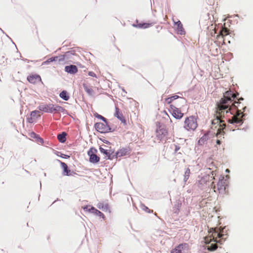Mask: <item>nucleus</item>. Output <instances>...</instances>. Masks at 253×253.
<instances>
[{
    "label": "nucleus",
    "mask_w": 253,
    "mask_h": 253,
    "mask_svg": "<svg viewBox=\"0 0 253 253\" xmlns=\"http://www.w3.org/2000/svg\"><path fill=\"white\" fill-rule=\"evenodd\" d=\"M233 97V95L230 91H226L223 94V97L222 98L218 104L216 113L214 115L215 118L212 121V125H219L220 128L217 130L216 136L218 137L219 135H223L224 132V128L226 126L225 122H228L229 118V110L228 109L229 105L232 102L229 97Z\"/></svg>",
    "instance_id": "f257e3e1"
},
{
    "label": "nucleus",
    "mask_w": 253,
    "mask_h": 253,
    "mask_svg": "<svg viewBox=\"0 0 253 253\" xmlns=\"http://www.w3.org/2000/svg\"><path fill=\"white\" fill-rule=\"evenodd\" d=\"M224 228H211L208 235L205 238V242L207 244V248L210 251H214L217 248V243L221 244L227 238V234L224 233Z\"/></svg>",
    "instance_id": "f03ea898"
},
{
    "label": "nucleus",
    "mask_w": 253,
    "mask_h": 253,
    "mask_svg": "<svg viewBox=\"0 0 253 253\" xmlns=\"http://www.w3.org/2000/svg\"><path fill=\"white\" fill-rule=\"evenodd\" d=\"M231 92V93L233 95V97H229L231 99V101L232 102L229 105L228 109L229 110V115L233 114L232 112H231V110L232 109V107L237 109V113L236 115H234L232 116L231 119H228L227 120L229 123L230 124H239V125H242L243 123V120L242 119L244 115H243V112L245 111V110L246 108V106H244L243 104L242 103L241 101H243L244 99L243 98H240L238 99V101L235 100L236 98V95L235 93H234L231 90H229Z\"/></svg>",
    "instance_id": "7ed1b4c3"
},
{
    "label": "nucleus",
    "mask_w": 253,
    "mask_h": 253,
    "mask_svg": "<svg viewBox=\"0 0 253 253\" xmlns=\"http://www.w3.org/2000/svg\"><path fill=\"white\" fill-rule=\"evenodd\" d=\"M38 108L41 111L49 113H52L54 112H64L65 110L63 107L60 106L50 103L41 104Z\"/></svg>",
    "instance_id": "20e7f679"
},
{
    "label": "nucleus",
    "mask_w": 253,
    "mask_h": 253,
    "mask_svg": "<svg viewBox=\"0 0 253 253\" xmlns=\"http://www.w3.org/2000/svg\"><path fill=\"white\" fill-rule=\"evenodd\" d=\"M227 185V182L223 176L219 178L216 185L214 184L213 182L211 183V188L214 192L219 194H225L226 193V189Z\"/></svg>",
    "instance_id": "39448f33"
},
{
    "label": "nucleus",
    "mask_w": 253,
    "mask_h": 253,
    "mask_svg": "<svg viewBox=\"0 0 253 253\" xmlns=\"http://www.w3.org/2000/svg\"><path fill=\"white\" fill-rule=\"evenodd\" d=\"M198 126L196 119L193 116L187 117L184 122V128L188 131H194Z\"/></svg>",
    "instance_id": "423d86ee"
},
{
    "label": "nucleus",
    "mask_w": 253,
    "mask_h": 253,
    "mask_svg": "<svg viewBox=\"0 0 253 253\" xmlns=\"http://www.w3.org/2000/svg\"><path fill=\"white\" fill-rule=\"evenodd\" d=\"M229 34V30L225 27L222 28L219 33L216 36V39H221V41H215V43L219 47L225 44L224 37Z\"/></svg>",
    "instance_id": "0eeeda50"
},
{
    "label": "nucleus",
    "mask_w": 253,
    "mask_h": 253,
    "mask_svg": "<svg viewBox=\"0 0 253 253\" xmlns=\"http://www.w3.org/2000/svg\"><path fill=\"white\" fill-rule=\"evenodd\" d=\"M169 111L172 116L177 119H180L183 116V113L181 112L180 108L176 107L173 104H170L169 106Z\"/></svg>",
    "instance_id": "6e6552de"
},
{
    "label": "nucleus",
    "mask_w": 253,
    "mask_h": 253,
    "mask_svg": "<svg viewBox=\"0 0 253 253\" xmlns=\"http://www.w3.org/2000/svg\"><path fill=\"white\" fill-rule=\"evenodd\" d=\"M96 149L93 148H91L88 151L87 154L89 156L90 162L97 163L100 161V158L96 154Z\"/></svg>",
    "instance_id": "1a4fd4ad"
},
{
    "label": "nucleus",
    "mask_w": 253,
    "mask_h": 253,
    "mask_svg": "<svg viewBox=\"0 0 253 253\" xmlns=\"http://www.w3.org/2000/svg\"><path fill=\"white\" fill-rule=\"evenodd\" d=\"M95 128L98 132L101 133H106L110 129L109 126L107 125L106 122L105 124L102 123H97L95 124Z\"/></svg>",
    "instance_id": "9d476101"
},
{
    "label": "nucleus",
    "mask_w": 253,
    "mask_h": 253,
    "mask_svg": "<svg viewBox=\"0 0 253 253\" xmlns=\"http://www.w3.org/2000/svg\"><path fill=\"white\" fill-rule=\"evenodd\" d=\"M168 134V131L164 125H159L156 130L157 136L161 140L163 139Z\"/></svg>",
    "instance_id": "9b49d317"
},
{
    "label": "nucleus",
    "mask_w": 253,
    "mask_h": 253,
    "mask_svg": "<svg viewBox=\"0 0 253 253\" xmlns=\"http://www.w3.org/2000/svg\"><path fill=\"white\" fill-rule=\"evenodd\" d=\"M27 80L29 83L36 84L38 82H42V79L40 75L37 74H30L27 77Z\"/></svg>",
    "instance_id": "f8f14e48"
},
{
    "label": "nucleus",
    "mask_w": 253,
    "mask_h": 253,
    "mask_svg": "<svg viewBox=\"0 0 253 253\" xmlns=\"http://www.w3.org/2000/svg\"><path fill=\"white\" fill-rule=\"evenodd\" d=\"M211 174L212 176H210V175H205L203 176L199 181V184L202 185H205L207 184L208 182L214 179V171H212Z\"/></svg>",
    "instance_id": "ddd939ff"
},
{
    "label": "nucleus",
    "mask_w": 253,
    "mask_h": 253,
    "mask_svg": "<svg viewBox=\"0 0 253 253\" xmlns=\"http://www.w3.org/2000/svg\"><path fill=\"white\" fill-rule=\"evenodd\" d=\"M178 98H180V99L181 100V101L182 102H185V100L183 98L180 97L178 95H175L166 98L165 100V105H169V106H170V104H173L172 102L174 100H175L176 99H178Z\"/></svg>",
    "instance_id": "4468645a"
},
{
    "label": "nucleus",
    "mask_w": 253,
    "mask_h": 253,
    "mask_svg": "<svg viewBox=\"0 0 253 253\" xmlns=\"http://www.w3.org/2000/svg\"><path fill=\"white\" fill-rule=\"evenodd\" d=\"M187 247L188 245L186 243L180 244L172 249L170 253H183V250Z\"/></svg>",
    "instance_id": "2eb2a0df"
},
{
    "label": "nucleus",
    "mask_w": 253,
    "mask_h": 253,
    "mask_svg": "<svg viewBox=\"0 0 253 253\" xmlns=\"http://www.w3.org/2000/svg\"><path fill=\"white\" fill-rule=\"evenodd\" d=\"M177 33L180 35H184L185 33L183 25L180 21L175 22Z\"/></svg>",
    "instance_id": "dca6fc26"
},
{
    "label": "nucleus",
    "mask_w": 253,
    "mask_h": 253,
    "mask_svg": "<svg viewBox=\"0 0 253 253\" xmlns=\"http://www.w3.org/2000/svg\"><path fill=\"white\" fill-rule=\"evenodd\" d=\"M65 70L66 72L72 74H74L77 73L78 71L76 66L73 65L66 66L65 68Z\"/></svg>",
    "instance_id": "f3484780"
},
{
    "label": "nucleus",
    "mask_w": 253,
    "mask_h": 253,
    "mask_svg": "<svg viewBox=\"0 0 253 253\" xmlns=\"http://www.w3.org/2000/svg\"><path fill=\"white\" fill-rule=\"evenodd\" d=\"M59 162L60 163L61 166L63 169V174L65 175L69 176L71 175V170L68 169V166L64 162H62L59 160Z\"/></svg>",
    "instance_id": "a211bd4d"
},
{
    "label": "nucleus",
    "mask_w": 253,
    "mask_h": 253,
    "mask_svg": "<svg viewBox=\"0 0 253 253\" xmlns=\"http://www.w3.org/2000/svg\"><path fill=\"white\" fill-rule=\"evenodd\" d=\"M115 116L118 118L122 123H126V121L123 114L120 112V109L117 107H116Z\"/></svg>",
    "instance_id": "6ab92c4d"
},
{
    "label": "nucleus",
    "mask_w": 253,
    "mask_h": 253,
    "mask_svg": "<svg viewBox=\"0 0 253 253\" xmlns=\"http://www.w3.org/2000/svg\"><path fill=\"white\" fill-rule=\"evenodd\" d=\"M129 154V150L127 148H122L117 152V155L118 157L126 156Z\"/></svg>",
    "instance_id": "aec40b11"
},
{
    "label": "nucleus",
    "mask_w": 253,
    "mask_h": 253,
    "mask_svg": "<svg viewBox=\"0 0 253 253\" xmlns=\"http://www.w3.org/2000/svg\"><path fill=\"white\" fill-rule=\"evenodd\" d=\"M209 134L205 133L202 137H201L198 141V144L201 145L205 144L207 140L209 139Z\"/></svg>",
    "instance_id": "412c9836"
},
{
    "label": "nucleus",
    "mask_w": 253,
    "mask_h": 253,
    "mask_svg": "<svg viewBox=\"0 0 253 253\" xmlns=\"http://www.w3.org/2000/svg\"><path fill=\"white\" fill-rule=\"evenodd\" d=\"M97 207L103 211H108L109 212H110L109 206L107 204H104L102 203H98L97 205Z\"/></svg>",
    "instance_id": "4be33fe9"
},
{
    "label": "nucleus",
    "mask_w": 253,
    "mask_h": 253,
    "mask_svg": "<svg viewBox=\"0 0 253 253\" xmlns=\"http://www.w3.org/2000/svg\"><path fill=\"white\" fill-rule=\"evenodd\" d=\"M88 211L99 216L100 217H102L103 218H104V215L103 213L98 210L96 209L95 208L91 207L90 209H88Z\"/></svg>",
    "instance_id": "5701e85b"
},
{
    "label": "nucleus",
    "mask_w": 253,
    "mask_h": 253,
    "mask_svg": "<svg viewBox=\"0 0 253 253\" xmlns=\"http://www.w3.org/2000/svg\"><path fill=\"white\" fill-rule=\"evenodd\" d=\"M59 96L65 101H67L70 98V96L66 90H63L60 94Z\"/></svg>",
    "instance_id": "b1692460"
},
{
    "label": "nucleus",
    "mask_w": 253,
    "mask_h": 253,
    "mask_svg": "<svg viewBox=\"0 0 253 253\" xmlns=\"http://www.w3.org/2000/svg\"><path fill=\"white\" fill-rule=\"evenodd\" d=\"M66 135L67 134L65 132H62L61 134L57 135V138L60 142L64 143L66 140Z\"/></svg>",
    "instance_id": "393cba45"
},
{
    "label": "nucleus",
    "mask_w": 253,
    "mask_h": 253,
    "mask_svg": "<svg viewBox=\"0 0 253 253\" xmlns=\"http://www.w3.org/2000/svg\"><path fill=\"white\" fill-rule=\"evenodd\" d=\"M152 24L150 23H138L136 25H133V26L139 28H147L151 26Z\"/></svg>",
    "instance_id": "a878e982"
},
{
    "label": "nucleus",
    "mask_w": 253,
    "mask_h": 253,
    "mask_svg": "<svg viewBox=\"0 0 253 253\" xmlns=\"http://www.w3.org/2000/svg\"><path fill=\"white\" fill-rule=\"evenodd\" d=\"M85 92L89 95H92L93 93V90L91 87L88 86L86 84H83Z\"/></svg>",
    "instance_id": "bb28decb"
},
{
    "label": "nucleus",
    "mask_w": 253,
    "mask_h": 253,
    "mask_svg": "<svg viewBox=\"0 0 253 253\" xmlns=\"http://www.w3.org/2000/svg\"><path fill=\"white\" fill-rule=\"evenodd\" d=\"M191 172L190 169L189 168H187L185 170L184 174V178L183 180L185 182H187V181L188 180L190 175Z\"/></svg>",
    "instance_id": "cd10ccee"
},
{
    "label": "nucleus",
    "mask_w": 253,
    "mask_h": 253,
    "mask_svg": "<svg viewBox=\"0 0 253 253\" xmlns=\"http://www.w3.org/2000/svg\"><path fill=\"white\" fill-rule=\"evenodd\" d=\"M33 118L36 120L38 117H39L41 116V114L40 113L39 111L35 110L33 111L31 113L30 115Z\"/></svg>",
    "instance_id": "c85d7f7f"
},
{
    "label": "nucleus",
    "mask_w": 253,
    "mask_h": 253,
    "mask_svg": "<svg viewBox=\"0 0 253 253\" xmlns=\"http://www.w3.org/2000/svg\"><path fill=\"white\" fill-rule=\"evenodd\" d=\"M99 150L102 153H103L108 156H110V153L107 150H106L102 147H100Z\"/></svg>",
    "instance_id": "c756f323"
},
{
    "label": "nucleus",
    "mask_w": 253,
    "mask_h": 253,
    "mask_svg": "<svg viewBox=\"0 0 253 253\" xmlns=\"http://www.w3.org/2000/svg\"><path fill=\"white\" fill-rule=\"evenodd\" d=\"M95 117H97V118L98 119H100L102 120H103V121H104L105 122H106V119L104 117H103L102 116L100 115H99L98 114H96V115H95Z\"/></svg>",
    "instance_id": "7c9ffc66"
},
{
    "label": "nucleus",
    "mask_w": 253,
    "mask_h": 253,
    "mask_svg": "<svg viewBox=\"0 0 253 253\" xmlns=\"http://www.w3.org/2000/svg\"><path fill=\"white\" fill-rule=\"evenodd\" d=\"M27 122L29 123H33L35 119H34L33 117H32L31 115L30 117H28L27 119Z\"/></svg>",
    "instance_id": "2f4dec72"
},
{
    "label": "nucleus",
    "mask_w": 253,
    "mask_h": 253,
    "mask_svg": "<svg viewBox=\"0 0 253 253\" xmlns=\"http://www.w3.org/2000/svg\"><path fill=\"white\" fill-rule=\"evenodd\" d=\"M58 59V57H51L49 59H48L46 62H52L53 61H56Z\"/></svg>",
    "instance_id": "473e14b6"
},
{
    "label": "nucleus",
    "mask_w": 253,
    "mask_h": 253,
    "mask_svg": "<svg viewBox=\"0 0 253 253\" xmlns=\"http://www.w3.org/2000/svg\"><path fill=\"white\" fill-rule=\"evenodd\" d=\"M180 147L176 145H174V153L176 154L180 150Z\"/></svg>",
    "instance_id": "72a5a7b5"
},
{
    "label": "nucleus",
    "mask_w": 253,
    "mask_h": 253,
    "mask_svg": "<svg viewBox=\"0 0 253 253\" xmlns=\"http://www.w3.org/2000/svg\"><path fill=\"white\" fill-rule=\"evenodd\" d=\"M88 75L91 76V77H96V74L93 72H92V71H89L88 73Z\"/></svg>",
    "instance_id": "f704fd0d"
},
{
    "label": "nucleus",
    "mask_w": 253,
    "mask_h": 253,
    "mask_svg": "<svg viewBox=\"0 0 253 253\" xmlns=\"http://www.w3.org/2000/svg\"><path fill=\"white\" fill-rule=\"evenodd\" d=\"M216 144L218 145H220L221 144V141L220 140L218 139L216 140Z\"/></svg>",
    "instance_id": "c9c22d12"
},
{
    "label": "nucleus",
    "mask_w": 253,
    "mask_h": 253,
    "mask_svg": "<svg viewBox=\"0 0 253 253\" xmlns=\"http://www.w3.org/2000/svg\"><path fill=\"white\" fill-rule=\"evenodd\" d=\"M36 135V134L35 133H34V132H32V133H31V136H34V135Z\"/></svg>",
    "instance_id": "e433bc0d"
},
{
    "label": "nucleus",
    "mask_w": 253,
    "mask_h": 253,
    "mask_svg": "<svg viewBox=\"0 0 253 253\" xmlns=\"http://www.w3.org/2000/svg\"><path fill=\"white\" fill-rule=\"evenodd\" d=\"M40 142H43V139H42L40 138Z\"/></svg>",
    "instance_id": "4c0bfd02"
},
{
    "label": "nucleus",
    "mask_w": 253,
    "mask_h": 253,
    "mask_svg": "<svg viewBox=\"0 0 253 253\" xmlns=\"http://www.w3.org/2000/svg\"><path fill=\"white\" fill-rule=\"evenodd\" d=\"M217 39V41H222L221 39Z\"/></svg>",
    "instance_id": "58836bf2"
},
{
    "label": "nucleus",
    "mask_w": 253,
    "mask_h": 253,
    "mask_svg": "<svg viewBox=\"0 0 253 253\" xmlns=\"http://www.w3.org/2000/svg\"><path fill=\"white\" fill-rule=\"evenodd\" d=\"M87 208H88V206H86L85 207H84V209L85 210V209H87Z\"/></svg>",
    "instance_id": "ea45409f"
},
{
    "label": "nucleus",
    "mask_w": 253,
    "mask_h": 253,
    "mask_svg": "<svg viewBox=\"0 0 253 253\" xmlns=\"http://www.w3.org/2000/svg\"><path fill=\"white\" fill-rule=\"evenodd\" d=\"M226 171L227 172H228V171H229V169H227L226 170Z\"/></svg>",
    "instance_id": "a19ab883"
},
{
    "label": "nucleus",
    "mask_w": 253,
    "mask_h": 253,
    "mask_svg": "<svg viewBox=\"0 0 253 253\" xmlns=\"http://www.w3.org/2000/svg\"><path fill=\"white\" fill-rule=\"evenodd\" d=\"M177 106L178 107H180V105H178V104H177Z\"/></svg>",
    "instance_id": "79ce46f5"
}]
</instances>
